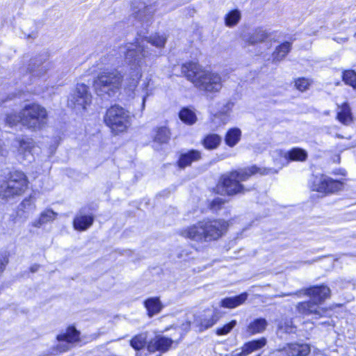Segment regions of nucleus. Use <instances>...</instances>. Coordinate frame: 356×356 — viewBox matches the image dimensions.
<instances>
[{
    "label": "nucleus",
    "mask_w": 356,
    "mask_h": 356,
    "mask_svg": "<svg viewBox=\"0 0 356 356\" xmlns=\"http://www.w3.org/2000/svg\"><path fill=\"white\" fill-rule=\"evenodd\" d=\"M166 42L163 35L154 34L141 42L127 43L122 48L124 61L129 67L125 89L135 91L142 76L143 69L154 58L159 56Z\"/></svg>",
    "instance_id": "1"
},
{
    "label": "nucleus",
    "mask_w": 356,
    "mask_h": 356,
    "mask_svg": "<svg viewBox=\"0 0 356 356\" xmlns=\"http://www.w3.org/2000/svg\"><path fill=\"white\" fill-rule=\"evenodd\" d=\"M181 73L200 90L214 93L218 92L222 87L219 74L205 70L197 63L184 64Z\"/></svg>",
    "instance_id": "2"
},
{
    "label": "nucleus",
    "mask_w": 356,
    "mask_h": 356,
    "mask_svg": "<svg viewBox=\"0 0 356 356\" xmlns=\"http://www.w3.org/2000/svg\"><path fill=\"white\" fill-rule=\"evenodd\" d=\"M228 224L223 220H207L198 222L181 231L180 234L199 243L217 240L226 232Z\"/></svg>",
    "instance_id": "3"
},
{
    "label": "nucleus",
    "mask_w": 356,
    "mask_h": 356,
    "mask_svg": "<svg viewBox=\"0 0 356 356\" xmlns=\"http://www.w3.org/2000/svg\"><path fill=\"white\" fill-rule=\"evenodd\" d=\"M277 172V170H274L272 168H257L255 165L248 168L239 169L222 175L220 179V187L222 188V191L228 195L243 193L245 188L240 184L241 181L247 180L252 175H268Z\"/></svg>",
    "instance_id": "4"
},
{
    "label": "nucleus",
    "mask_w": 356,
    "mask_h": 356,
    "mask_svg": "<svg viewBox=\"0 0 356 356\" xmlns=\"http://www.w3.org/2000/svg\"><path fill=\"white\" fill-rule=\"evenodd\" d=\"M8 120L11 124L21 122L24 126L33 130L40 129L47 122L48 115L46 109L38 104H26L21 111L19 115H15V120Z\"/></svg>",
    "instance_id": "5"
},
{
    "label": "nucleus",
    "mask_w": 356,
    "mask_h": 356,
    "mask_svg": "<svg viewBox=\"0 0 356 356\" xmlns=\"http://www.w3.org/2000/svg\"><path fill=\"white\" fill-rule=\"evenodd\" d=\"M174 341L166 337L156 335L147 341V334L142 332L133 337L129 341L130 346L136 350L135 356H141L140 352L145 347L147 348L148 353H154L159 351L161 353H165L170 350Z\"/></svg>",
    "instance_id": "6"
},
{
    "label": "nucleus",
    "mask_w": 356,
    "mask_h": 356,
    "mask_svg": "<svg viewBox=\"0 0 356 356\" xmlns=\"http://www.w3.org/2000/svg\"><path fill=\"white\" fill-rule=\"evenodd\" d=\"M123 76L116 69H104L94 80V88L98 95L109 97L118 93L122 86Z\"/></svg>",
    "instance_id": "7"
},
{
    "label": "nucleus",
    "mask_w": 356,
    "mask_h": 356,
    "mask_svg": "<svg viewBox=\"0 0 356 356\" xmlns=\"http://www.w3.org/2000/svg\"><path fill=\"white\" fill-rule=\"evenodd\" d=\"M330 293V289L324 285L316 286L305 291V294L311 296L312 301L300 302L297 309L299 313L304 315L315 314L322 316L325 311L318 306V304L327 298Z\"/></svg>",
    "instance_id": "8"
},
{
    "label": "nucleus",
    "mask_w": 356,
    "mask_h": 356,
    "mask_svg": "<svg viewBox=\"0 0 356 356\" xmlns=\"http://www.w3.org/2000/svg\"><path fill=\"white\" fill-rule=\"evenodd\" d=\"M27 186L26 177L22 172H13L10 174L8 179L0 184V198L8 200L22 195Z\"/></svg>",
    "instance_id": "9"
},
{
    "label": "nucleus",
    "mask_w": 356,
    "mask_h": 356,
    "mask_svg": "<svg viewBox=\"0 0 356 356\" xmlns=\"http://www.w3.org/2000/svg\"><path fill=\"white\" fill-rule=\"evenodd\" d=\"M130 120L129 113L118 106L108 109L104 120L106 125L116 134L124 131L130 125Z\"/></svg>",
    "instance_id": "10"
},
{
    "label": "nucleus",
    "mask_w": 356,
    "mask_h": 356,
    "mask_svg": "<svg viewBox=\"0 0 356 356\" xmlns=\"http://www.w3.org/2000/svg\"><path fill=\"white\" fill-rule=\"evenodd\" d=\"M307 156V152L299 147L292 148L289 151L277 149L273 153L275 163L279 165V168L288 164L290 161H305Z\"/></svg>",
    "instance_id": "11"
},
{
    "label": "nucleus",
    "mask_w": 356,
    "mask_h": 356,
    "mask_svg": "<svg viewBox=\"0 0 356 356\" xmlns=\"http://www.w3.org/2000/svg\"><path fill=\"white\" fill-rule=\"evenodd\" d=\"M92 95L88 86L77 83L75 89L68 98V105L71 107L86 108L91 103Z\"/></svg>",
    "instance_id": "12"
},
{
    "label": "nucleus",
    "mask_w": 356,
    "mask_h": 356,
    "mask_svg": "<svg viewBox=\"0 0 356 356\" xmlns=\"http://www.w3.org/2000/svg\"><path fill=\"white\" fill-rule=\"evenodd\" d=\"M343 184L341 181L334 180L326 175L314 176L311 188L313 191L321 193H334L341 189Z\"/></svg>",
    "instance_id": "13"
},
{
    "label": "nucleus",
    "mask_w": 356,
    "mask_h": 356,
    "mask_svg": "<svg viewBox=\"0 0 356 356\" xmlns=\"http://www.w3.org/2000/svg\"><path fill=\"white\" fill-rule=\"evenodd\" d=\"M58 344V350L60 353L68 350L74 342L79 339V332L74 327H68L65 332L57 336Z\"/></svg>",
    "instance_id": "14"
},
{
    "label": "nucleus",
    "mask_w": 356,
    "mask_h": 356,
    "mask_svg": "<svg viewBox=\"0 0 356 356\" xmlns=\"http://www.w3.org/2000/svg\"><path fill=\"white\" fill-rule=\"evenodd\" d=\"M217 321L216 315L208 309L194 315L193 324L197 328L199 332H202L212 327Z\"/></svg>",
    "instance_id": "15"
},
{
    "label": "nucleus",
    "mask_w": 356,
    "mask_h": 356,
    "mask_svg": "<svg viewBox=\"0 0 356 356\" xmlns=\"http://www.w3.org/2000/svg\"><path fill=\"white\" fill-rule=\"evenodd\" d=\"M284 356H307L310 353V347L306 343H291L286 344L278 350Z\"/></svg>",
    "instance_id": "16"
},
{
    "label": "nucleus",
    "mask_w": 356,
    "mask_h": 356,
    "mask_svg": "<svg viewBox=\"0 0 356 356\" xmlns=\"http://www.w3.org/2000/svg\"><path fill=\"white\" fill-rule=\"evenodd\" d=\"M15 146L18 148V155L23 160L31 161L32 151L35 147V143L32 138H22L15 142Z\"/></svg>",
    "instance_id": "17"
},
{
    "label": "nucleus",
    "mask_w": 356,
    "mask_h": 356,
    "mask_svg": "<svg viewBox=\"0 0 356 356\" xmlns=\"http://www.w3.org/2000/svg\"><path fill=\"white\" fill-rule=\"evenodd\" d=\"M94 217L92 215H86L82 210H80L74 219V227L76 230L85 231L93 223Z\"/></svg>",
    "instance_id": "18"
},
{
    "label": "nucleus",
    "mask_w": 356,
    "mask_h": 356,
    "mask_svg": "<svg viewBox=\"0 0 356 356\" xmlns=\"http://www.w3.org/2000/svg\"><path fill=\"white\" fill-rule=\"evenodd\" d=\"M202 158V154L196 149H191L184 153H181L178 160V166L180 168H185L191 165L193 162L197 161Z\"/></svg>",
    "instance_id": "19"
},
{
    "label": "nucleus",
    "mask_w": 356,
    "mask_h": 356,
    "mask_svg": "<svg viewBox=\"0 0 356 356\" xmlns=\"http://www.w3.org/2000/svg\"><path fill=\"white\" fill-rule=\"evenodd\" d=\"M248 294L242 293L234 297L225 298L220 301V306L225 308L233 309L243 304L248 299Z\"/></svg>",
    "instance_id": "20"
},
{
    "label": "nucleus",
    "mask_w": 356,
    "mask_h": 356,
    "mask_svg": "<svg viewBox=\"0 0 356 356\" xmlns=\"http://www.w3.org/2000/svg\"><path fill=\"white\" fill-rule=\"evenodd\" d=\"M266 344V339L261 337L257 340H252L245 343L241 348V355L248 356L252 352L259 350Z\"/></svg>",
    "instance_id": "21"
},
{
    "label": "nucleus",
    "mask_w": 356,
    "mask_h": 356,
    "mask_svg": "<svg viewBox=\"0 0 356 356\" xmlns=\"http://www.w3.org/2000/svg\"><path fill=\"white\" fill-rule=\"evenodd\" d=\"M144 304L149 316H153L159 313L163 308L159 298L156 297L148 298L145 301Z\"/></svg>",
    "instance_id": "22"
},
{
    "label": "nucleus",
    "mask_w": 356,
    "mask_h": 356,
    "mask_svg": "<svg viewBox=\"0 0 356 356\" xmlns=\"http://www.w3.org/2000/svg\"><path fill=\"white\" fill-rule=\"evenodd\" d=\"M267 326V321L264 318H257L251 322L247 327L246 332L249 335L263 332Z\"/></svg>",
    "instance_id": "23"
},
{
    "label": "nucleus",
    "mask_w": 356,
    "mask_h": 356,
    "mask_svg": "<svg viewBox=\"0 0 356 356\" xmlns=\"http://www.w3.org/2000/svg\"><path fill=\"white\" fill-rule=\"evenodd\" d=\"M151 79L146 77L145 79L142 80V83L138 86V89L136 90L137 92H141V97H142V104H141V110L143 111L145 107V102L147 98L152 95V90L149 89V82Z\"/></svg>",
    "instance_id": "24"
},
{
    "label": "nucleus",
    "mask_w": 356,
    "mask_h": 356,
    "mask_svg": "<svg viewBox=\"0 0 356 356\" xmlns=\"http://www.w3.org/2000/svg\"><path fill=\"white\" fill-rule=\"evenodd\" d=\"M268 36L266 30L258 28L255 29L245 40L250 44H256L264 42Z\"/></svg>",
    "instance_id": "25"
},
{
    "label": "nucleus",
    "mask_w": 356,
    "mask_h": 356,
    "mask_svg": "<svg viewBox=\"0 0 356 356\" xmlns=\"http://www.w3.org/2000/svg\"><path fill=\"white\" fill-rule=\"evenodd\" d=\"M57 213L51 209H47L41 213L40 218L33 222V227H40L42 225L53 221L56 218Z\"/></svg>",
    "instance_id": "26"
},
{
    "label": "nucleus",
    "mask_w": 356,
    "mask_h": 356,
    "mask_svg": "<svg viewBox=\"0 0 356 356\" xmlns=\"http://www.w3.org/2000/svg\"><path fill=\"white\" fill-rule=\"evenodd\" d=\"M291 43L285 42L279 45L272 54L273 61H280L285 58L287 54L291 50Z\"/></svg>",
    "instance_id": "27"
},
{
    "label": "nucleus",
    "mask_w": 356,
    "mask_h": 356,
    "mask_svg": "<svg viewBox=\"0 0 356 356\" xmlns=\"http://www.w3.org/2000/svg\"><path fill=\"white\" fill-rule=\"evenodd\" d=\"M241 131L238 128H232L226 134L225 141L229 147L235 146L241 139Z\"/></svg>",
    "instance_id": "28"
},
{
    "label": "nucleus",
    "mask_w": 356,
    "mask_h": 356,
    "mask_svg": "<svg viewBox=\"0 0 356 356\" xmlns=\"http://www.w3.org/2000/svg\"><path fill=\"white\" fill-rule=\"evenodd\" d=\"M337 119L344 124H348L352 121L351 110L347 103H343L340 107V110L337 113Z\"/></svg>",
    "instance_id": "29"
},
{
    "label": "nucleus",
    "mask_w": 356,
    "mask_h": 356,
    "mask_svg": "<svg viewBox=\"0 0 356 356\" xmlns=\"http://www.w3.org/2000/svg\"><path fill=\"white\" fill-rule=\"evenodd\" d=\"M221 142L220 136L216 134H211L206 136L202 141L204 147L207 149H216Z\"/></svg>",
    "instance_id": "30"
},
{
    "label": "nucleus",
    "mask_w": 356,
    "mask_h": 356,
    "mask_svg": "<svg viewBox=\"0 0 356 356\" xmlns=\"http://www.w3.org/2000/svg\"><path fill=\"white\" fill-rule=\"evenodd\" d=\"M170 137V134L169 129L165 127H161L156 130L154 140L159 144H163L168 143Z\"/></svg>",
    "instance_id": "31"
},
{
    "label": "nucleus",
    "mask_w": 356,
    "mask_h": 356,
    "mask_svg": "<svg viewBox=\"0 0 356 356\" xmlns=\"http://www.w3.org/2000/svg\"><path fill=\"white\" fill-rule=\"evenodd\" d=\"M49 63H38L34 61L30 64L29 70L33 76H40L44 74L47 70Z\"/></svg>",
    "instance_id": "32"
},
{
    "label": "nucleus",
    "mask_w": 356,
    "mask_h": 356,
    "mask_svg": "<svg viewBox=\"0 0 356 356\" xmlns=\"http://www.w3.org/2000/svg\"><path fill=\"white\" fill-rule=\"evenodd\" d=\"M241 18V12L238 10H233L229 12L225 17V23L227 26H236Z\"/></svg>",
    "instance_id": "33"
},
{
    "label": "nucleus",
    "mask_w": 356,
    "mask_h": 356,
    "mask_svg": "<svg viewBox=\"0 0 356 356\" xmlns=\"http://www.w3.org/2000/svg\"><path fill=\"white\" fill-rule=\"evenodd\" d=\"M179 115L181 121L189 125L193 124L197 120L195 113L188 108L181 109Z\"/></svg>",
    "instance_id": "34"
},
{
    "label": "nucleus",
    "mask_w": 356,
    "mask_h": 356,
    "mask_svg": "<svg viewBox=\"0 0 356 356\" xmlns=\"http://www.w3.org/2000/svg\"><path fill=\"white\" fill-rule=\"evenodd\" d=\"M343 81L346 84L356 88V73L353 70H346L343 73Z\"/></svg>",
    "instance_id": "35"
},
{
    "label": "nucleus",
    "mask_w": 356,
    "mask_h": 356,
    "mask_svg": "<svg viewBox=\"0 0 356 356\" xmlns=\"http://www.w3.org/2000/svg\"><path fill=\"white\" fill-rule=\"evenodd\" d=\"M115 63V58L113 55H107L99 59L97 66L100 70H103V67H113Z\"/></svg>",
    "instance_id": "36"
},
{
    "label": "nucleus",
    "mask_w": 356,
    "mask_h": 356,
    "mask_svg": "<svg viewBox=\"0 0 356 356\" xmlns=\"http://www.w3.org/2000/svg\"><path fill=\"white\" fill-rule=\"evenodd\" d=\"M153 14L152 9L150 6H146L143 10H139L136 14V17L143 22L147 23L152 18Z\"/></svg>",
    "instance_id": "37"
},
{
    "label": "nucleus",
    "mask_w": 356,
    "mask_h": 356,
    "mask_svg": "<svg viewBox=\"0 0 356 356\" xmlns=\"http://www.w3.org/2000/svg\"><path fill=\"white\" fill-rule=\"evenodd\" d=\"M236 325V321L232 320L229 323L224 325L222 327L216 330V334L225 335L228 334Z\"/></svg>",
    "instance_id": "38"
},
{
    "label": "nucleus",
    "mask_w": 356,
    "mask_h": 356,
    "mask_svg": "<svg viewBox=\"0 0 356 356\" xmlns=\"http://www.w3.org/2000/svg\"><path fill=\"white\" fill-rule=\"evenodd\" d=\"M279 329L286 333H292L295 332V327L293 326L291 320L288 319L279 324Z\"/></svg>",
    "instance_id": "39"
},
{
    "label": "nucleus",
    "mask_w": 356,
    "mask_h": 356,
    "mask_svg": "<svg viewBox=\"0 0 356 356\" xmlns=\"http://www.w3.org/2000/svg\"><path fill=\"white\" fill-rule=\"evenodd\" d=\"M309 85L310 83L309 80L305 78H300L296 81V88L301 92L305 91Z\"/></svg>",
    "instance_id": "40"
},
{
    "label": "nucleus",
    "mask_w": 356,
    "mask_h": 356,
    "mask_svg": "<svg viewBox=\"0 0 356 356\" xmlns=\"http://www.w3.org/2000/svg\"><path fill=\"white\" fill-rule=\"evenodd\" d=\"M225 201L221 197L215 198L210 204V208L213 211H217L225 204Z\"/></svg>",
    "instance_id": "41"
},
{
    "label": "nucleus",
    "mask_w": 356,
    "mask_h": 356,
    "mask_svg": "<svg viewBox=\"0 0 356 356\" xmlns=\"http://www.w3.org/2000/svg\"><path fill=\"white\" fill-rule=\"evenodd\" d=\"M8 263V257L6 253L0 254V276L4 271Z\"/></svg>",
    "instance_id": "42"
},
{
    "label": "nucleus",
    "mask_w": 356,
    "mask_h": 356,
    "mask_svg": "<svg viewBox=\"0 0 356 356\" xmlns=\"http://www.w3.org/2000/svg\"><path fill=\"white\" fill-rule=\"evenodd\" d=\"M233 107V103L232 102H227L226 104L224 106V108L220 111V113H227L228 111H229Z\"/></svg>",
    "instance_id": "43"
},
{
    "label": "nucleus",
    "mask_w": 356,
    "mask_h": 356,
    "mask_svg": "<svg viewBox=\"0 0 356 356\" xmlns=\"http://www.w3.org/2000/svg\"><path fill=\"white\" fill-rule=\"evenodd\" d=\"M15 115H17V114L15 113H10V114H8L7 116H6V122L8 124H9L10 127H13L14 125H16L18 122H16L15 124H11L8 122V119L10 118V120L13 121L15 120Z\"/></svg>",
    "instance_id": "44"
},
{
    "label": "nucleus",
    "mask_w": 356,
    "mask_h": 356,
    "mask_svg": "<svg viewBox=\"0 0 356 356\" xmlns=\"http://www.w3.org/2000/svg\"><path fill=\"white\" fill-rule=\"evenodd\" d=\"M8 154L7 149L2 145L1 141H0V155L3 156H6Z\"/></svg>",
    "instance_id": "45"
},
{
    "label": "nucleus",
    "mask_w": 356,
    "mask_h": 356,
    "mask_svg": "<svg viewBox=\"0 0 356 356\" xmlns=\"http://www.w3.org/2000/svg\"><path fill=\"white\" fill-rule=\"evenodd\" d=\"M32 204V200H31V196H30L28 199H25L22 203V205H23L24 207H29Z\"/></svg>",
    "instance_id": "46"
},
{
    "label": "nucleus",
    "mask_w": 356,
    "mask_h": 356,
    "mask_svg": "<svg viewBox=\"0 0 356 356\" xmlns=\"http://www.w3.org/2000/svg\"><path fill=\"white\" fill-rule=\"evenodd\" d=\"M38 268V265H34L33 266L31 267V271L34 273L35 272Z\"/></svg>",
    "instance_id": "47"
},
{
    "label": "nucleus",
    "mask_w": 356,
    "mask_h": 356,
    "mask_svg": "<svg viewBox=\"0 0 356 356\" xmlns=\"http://www.w3.org/2000/svg\"><path fill=\"white\" fill-rule=\"evenodd\" d=\"M190 325H191V322L190 321L187 322L186 328H188L190 327Z\"/></svg>",
    "instance_id": "48"
},
{
    "label": "nucleus",
    "mask_w": 356,
    "mask_h": 356,
    "mask_svg": "<svg viewBox=\"0 0 356 356\" xmlns=\"http://www.w3.org/2000/svg\"><path fill=\"white\" fill-rule=\"evenodd\" d=\"M232 356H242V355H241V353H236V354L233 355Z\"/></svg>",
    "instance_id": "49"
},
{
    "label": "nucleus",
    "mask_w": 356,
    "mask_h": 356,
    "mask_svg": "<svg viewBox=\"0 0 356 356\" xmlns=\"http://www.w3.org/2000/svg\"><path fill=\"white\" fill-rule=\"evenodd\" d=\"M300 293H301V292H300V291H299V292H296V293H294V295L299 296V294H300Z\"/></svg>",
    "instance_id": "50"
},
{
    "label": "nucleus",
    "mask_w": 356,
    "mask_h": 356,
    "mask_svg": "<svg viewBox=\"0 0 356 356\" xmlns=\"http://www.w3.org/2000/svg\"><path fill=\"white\" fill-rule=\"evenodd\" d=\"M156 356H161V354H159V355H156Z\"/></svg>",
    "instance_id": "51"
}]
</instances>
